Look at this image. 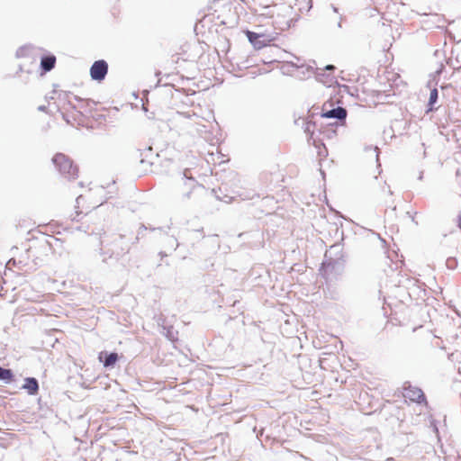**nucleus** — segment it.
I'll return each mask as SVG.
<instances>
[{
  "mask_svg": "<svg viewBox=\"0 0 461 461\" xmlns=\"http://www.w3.org/2000/svg\"><path fill=\"white\" fill-rule=\"evenodd\" d=\"M59 108L66 122L73 126L93 128L94 122H102L107 109L100 103L91 99H82L68 94L59 96Z\"/></svg>",
  "mask_w": 461,
  "mask_h": 461,
  "instance_id": "1",
  "label": "nucleus"
},
{
  "mask_svg": "<svg viewBox=\"0 0 461 461\" xmlns=\"http://www.w3.org/2000/svg\"><path fill=\"white\" fill-rule=\"evenodd\" d=\"M53 163L59 171L67 178L74 179L77 176L78 168L73 161L66 155L58 153L53 158Z\"/></svg>",
  "mask_w": 461,
  "mask_h": 461,
  "instance_id": "2",
  "label": "nucleus"
},
{
  "mask_svg": "<svg viewBox=\"0 0 461 461\" xmlns=\"http://www.w3.org/2000/svg\"><path fill=\"white\" fill-rule=\"evenodd\" d=\"M197 185V181L190 176V170L185 169L184 176L176 184V190L182 196L190 197L193 190Z\"/></svg>",
  "mask_w": 461,
  "mask_h": 461,
  "instance_id": "3",
  "label": "nucleus"
},
{
  "mask_svg": "<svg viewBox=\"0 0 461 461\" xmlns=\"http://www.w3.org/2000/svg\"><path fill=\"white\" fill-rule=\"evenodd\" d=\"M330 104L325 103L321 107V116L322 118H336L339 120H344L347 117V111L342 107H336L330 109Z\"/></svg>",
  "mask_w": 461,
  "mask_h": 461,
  "instance_id": "4",
  "label": "nucleus"
},
{
  "mask_svg": "<svg viewBox=\"0 0 461 461\" xmlns=\"http://www.w3.org/2000/svg\"><path fill=\"white\" fill-rule=\"evenodd\" d=\"M108 72V65L104 60L95 61L90 68V76L94 80L102 81Z\"/></svg>",
  "mask_w": 461,
  "mask_h": 461,
  "instance_id": "5",
  "label": "nucleus"
},
{
  "mask_svg": "<svg viewBox=\"0 0 461 461\" xmlns=\"http://www.w3.org/2000/svg\"><path fill=\"white\" fill-rule=\"evenodd\" d=\"M403 396L404 398L414 402H421L425 399L423 392L415 386L405 387L403 391Z\"/></svg>",
  "mask_w": 461,
  "mask_h": 461,
  "instance_id": "6",
  "label": "nucleus"
},
{
  "mask_svg": "<svg viewBox=\"0 0 461 461\" xmlns=\"http://www.w3.org/2000/svg\"><path fill=\"white\" fill-rule=\"evenodd\" d=\"M85 203V199L83 196H78L76 200V205L74 212H70L69 217L72 220H77L81 215L87 213V207H84L83 203Z\"/></svg>",
  "mask_w": 461,
  "mask_h": 461,
  "instance_id": "7",
  "label": "nucleus"
},
{
  "mask_svg": "<svg viewBox=\"0 0 461 461\" xmlns=\"http://www.w3.org/2000/svg\"><path fill=\"white\" fill-rule=\"evenodd\" d=\"M23 388L27 390L29 394L34 395L39 391V384L35 378L28 377L25 379Z\"/></svg>",
  "mask_w": 461,
  "mask_h": 461,
  "instance_id": "8",
  "label": "nucleus"
},
{
  "mask_svg": "<svg viewBox=\"0 0 461 461\" xmlns=\"http://www.w3.org/2000/svg\"><path fill=\"white\" fill-rule=\"evenodd\" d=\"M103 357H104V353L101 352L99 354L98 358L100 361H103L104 367L113 366L119 359L118 354L114 353V352L106 354L104 360H103Z\"/></svg>",
  "mask_w": 461,
  "mask_h": 461,
  "instance_id": "9",
  "label": "nucleus"
},
{
  "mask_svg": "<svg viewBox=\"0 0 461 461\" xmlns=\"http://www.w3.org/2000/svg\"><path fill=\"white\" fill-rule=\"evenodd\" d=\"M185 55V51L173 53L170 56L167 62L171 67L176 68L180 63L186 62L188 60L187 58L184 57Z\"/></svg>",
  "mask_w": 461,
  "mask_h": 461,
  "instance_id": "10",
  "label": "nucleus"
},
{
  "mask_svg": "<svg viewBox=\"0 0 461 461\" xmlns=\"http://www.w3.org/2000/svg\"><path fill=\"white\" fill-rule=\"evenodd\" d=\"M56 64V57L54 55H48L41 58V67L44 71L51 70Z\"/></svg>",
  "mask_w": 461,
  "mask_h": 461,
  "instance_id": "11",
  "label": "nucleus"
},
{
  "mask_svg": "<svg viewBox=\"0 0 461 461\" xmlns=\"http://www.w3.org/2000/svg\"><path fill=\"white\" fill-rule=\"evenodd\" d=\"M246 36L248 37L249 41L258 49H260L264 46H266V43H262L260 41H259V38L262 36L258 33H256V32H250V31H247L246 32Z\"/></svg>",
  "mask_w": 461,
  "mask_h": 461,
  "instance_id": "12",
  "label": "nucleus"
},
{
  "mask_svg": "<svg viewBox=\"0 0 461 461\" xmlns=\"http://www.w3.org/2000/svg\"><path fill=\"white\" fill-rule=\"evenodd\" d=\"M0 380L9 384L14 380V375L11 369H5L0 366Z\"/></svg>",
  "mask_w": 461,
  "mask_h": 461,
  "instance_id": "13",
  "label": "nucleus"
},
{
  "mask_svg": "<svg viewBox=\"0 0 461 461\" xmlns=\"http://www.w3.org/2000/svg\"><path fill=\"white\" fill-rule=\"evenodd\" d=\"M438 90L437 88H434L430 91V94H429V111H432L433 110V105L434 104L437 102L438 100Z\"/></svg>",
  "mask_w": 461,
  "mask_h": 461,
  "instance_id": "14",
  "label": "nucleus"
},
{
  "mask_svg": "<svg viewBox=\"0 0 461 461\" xmlns=\"http://www.w3.org/2000/svg\"><path fill=\"white\" fill-rule=\"evenodd\" d=\"M314 126H315L314 122H306L305 131L310 132L311 137L313 134V128H314Z\"/></svg>",
  "mask_w": 461,
  "mask_h": 461,
  "instance_id": "15",
  "label": "nucleus"
},
{
  "mask_svg": "<svg viewBox=\"0 0 461 461\" xmlns=\"http://www.w3.org/2000/svg\"><path fill=\"white\" fill-rule=\"evenodd\" d=\"M258 16H268V17H273L274 14H269V13H262L260 14H258Z\"/></svg>",
  "mask_w": 461,
  "mask_h": 461,
  "instance_id": "16",
  "label": "nucleus"
},
{
  "mask_svg": "<svg viewBox=\"0 0 461 461\" xmlns=\"http://www.w3.org/2000/svg\"><path fill=\"white\" fill-rule=\"evenodd\" d=\"M39 109L41 110V111H45V107L44 106H40Z\"/></svg>",
  "mask_w": 461,
  "mask_h": 461,
  "instance_id": "17",
  "label": "nucleus"
},
{
  "mask_svg": "<svg viewBox=\"0 0 461 461\" xmlns=\"http://www.w3.org/2000/svg\"><path fill=\"white\" fill-rule=\"evenodd\" d=\"M459 228L461 229V216H460V220H459V224H458Z\"/></svg>",
  "mask_w": 461,
  "mask_h": 461,
  "instance_id": "18",
  "label": "nucleus"
}]
</instances>
